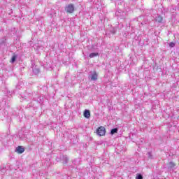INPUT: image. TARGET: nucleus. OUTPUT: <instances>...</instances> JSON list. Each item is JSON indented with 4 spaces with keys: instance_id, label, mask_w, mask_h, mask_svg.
Listing matches in <instances>:
<instances>
[{
    "instance_id": "f257e3e1",
    "label": "nucleus",
    "mask_w": 179,
    "mask_h": 179,
    "mask_svg": "<svg viewBox=\"0 0 179 179\" xmlns=\"http://www.w3.org/2000/svg\"><path fill=\"white\" fill-rule=\"evenodd\" d=\"M57 162H62L63 164H68V162H69V159L66 155H64L60 154L59 156L56 158Z\"/></svg>"
},
{
    "instance_id": "f03ea898",
    "label": "nucleus",
    "mask_w": 179,
    "mask_h": 179,
    "mask_svg": "<svg viewBox=\"0 0 179 179\" xmlns=\"http://www.w3.org/2000/svg\"><path fill=\"white\" fill-rule=\"evenodd\" d=\"M115 16L117 19H122L123 20H125V17H127V13L122 11L121 10H118L115 12Z\"/></svg>"
},
{
    "instance_id": "7ed1b4c3",
    "label": "nucleus",
    "mask_w": 179,
    "mask_h": 179,
    "mask_svg": "<svg viewBox=\"0 0 179 179\" xmlns=\"http://www.w3.org/2000/svg\"><path fill=\"white\" fill-rule=\"evenodd\" d=\"M96 134L98 136H104V135H106V127L103 126L98 127L96 129Z\"/></svg>"
},
{
    "instance_id": "20e7f679",
    "label": "nucleus",
    "mask_w": 179,
    "mask_h": 179,
    "mask_svg": "<svg viewBox=\"0 0 179 179\" xmlns=\"http://www.w3.org/2000/svg\"><path fill=\"white\" fill-rule=\"evenodd\" d=\"M174 167H176V163L171 161L169 163L166 164V169L168 171H174Z\"/></svg>"
},
{
    "instance_id": "39448f33",
    "label": "nucleus",
    "mask_w": 179,
    "mask_h": 179,
    "mask_svg": "<svg viewBox=\"0 0 179 179\" xmlns=\"http://www.w3.org/2000/svg\"><path fill=\"white\" fill-rule=\"evenodd\" d=\"M65 10L67 12V13H73L75 11V6H73V4H69L66 7Z\"/></svg>"
},
{
    "instance_id": "423d86ee",
    "label": "nucleus",
    "mask_w": 179,
    "mask_h": 179,
    "mask_svg": "<svg viewBox=\"0 0 179 179\" xmlns=\"http://www.w3.org/2000/svg\"><path fill=\"white\" fill-rule=\"evenodd\" d=\"M91 75L89 76V78L90 79V80H97V77L99 76L97 75V72L96 71H93V72H90Z\"/></svg>"
},
{
    "instance_id": "0eeeda50",
    "label": "nucleus",
    "mask_w": 179,
    "mask_h": 179,
    "mask_svg": "<svg viewBox=\"0 0 179 179\" xmlns=\"http://www.w3.org/2000/svg\"><path fill=\"white\" fill-rule=\"evenodd\" d=\"M117 33V29L114 27H110L109 30L106 31V36H110V34H115Z\"/></svg>"
},
{
    "instance_id": "6e6552de",
    "label": "nucleus",
    "mask_w": 179,
    "mask_h": 179,
    "mask_svg": "<svg viewBox=\"0 0 179 179\" xmlns=\"http://www.w3.org/2000/svg\"><path fill=\"white\" fill-rule=\"evenodd\" d=\"M15 152H17V153H19L20 155H22V153L24 152V147L19 145L16 148Z\"/></svg>"
},
{
    "instance_id": "1a4fd4ad",
    "label": "nucleus",
    "mask_w": 179,
    "mask_h": 179,
    "mask_svg": "<svg viewBox=\"0 0 179 179\" xmlns=\"http://www.w3.org/2000/svg\"><path fill=\"white\" fill-rule=\"evenodd\" d=\"M83 116L85 118H90V110L89 109H85L83 113Z\"/></svg>"
},
{
    "instance_id": "9d476101",
    "label": "nucleus",
    "mask_w": 179,
    "mask_h": 179,
    "mask_svg": "<svg viewBox=\"0 0 179 179\" xmlns=\"http://www.w3.org/2000/svg\"><path fill=\"white\" fill-rule=\"evenodd\" d=\"M33 100H34L35 101H37L38 103L41 104V103H43V96H39L38 98L36 96L33 97Z\"/></svg>"
},
{
    "instance_id": "9b49d317",
    "label": "nucleus",
    "mask_w": 179,
    "mask_h": 179,
    "mask_svg": "<svg viewBox=\"0 0 179 179\" xmlns=\"http://www.w3.org/2000/svg\"><path fill=\"white\" fill-rule=\"evenodd\" d=\"M33 73H34V75H38V73H40V69L37 67V66H35L34 68H33Z\"/></svg>"
},
{
    "instance_id": "f8f14e48",
    "label": "nucleus",
    "mask_w": 179,
    "mask_h": 179,
    "mask_svg": "<svg viewBox=\"0 0 179 179\" xmlns=\"http://www.w3.org/2000/svg\"><path fill=\"white\" fill-rule=\"evenodd\" d=\"M156 22L158 23H163V17L161 15H157L155 19Z\"/></svg>"
},
{
    "instance_id": "ddd939ff",
    "label": "nucleus",
    "mask_w": 179,
    "mask_h": 179,
    "mask_svg": "<svg viewBox=\"0 0 179 179\" xmlns=\"http://www.w3.org/2000/svg\"><path fill=\"white\" fill-rule=\"evenodd\" d=\"M17 58V55H13L11 57V60L10 62L11 64H15V62H16V59Z\"/></svg>"
},
{
    "instance_id": "4468645a",
    "label": "nucleus",
    "mask_w": 179,
    "mask_h": 179,
    "mask_svg": "<svg viewBox=\"0 0 179 179\" xmlns=\"http://www.w3.org/2000/svg\"><path fill=\"white\" fill-rule=\"evenodd\" d=\"M118 132V128H113L110 130V135H114V134H117Z\"/></svg>"
},
{
    "instance_id": "2eb2a0df",
    "label": "nucleus",
    "mask_w": 179,
    "mask_h": 179,
    "mask_svg": "<svg viewBox=\"0 0 179 179\" xmlns=\"http://www.w3.org/2000/svg\"><path fill=\"white\" fill-rule=\"evenodd\" d=\"M97 56H99V53L97 52H92L89 55L90 58H94V57H97Z\"/></svg>"
},
{
    "instance_id": "dca6fc26",
    "label": "nucleus",
    "mask_w": 179,
    "mask_h": 179,
    "mask_svg": "<svg viewBox=\"0 0 179 179\" xmlns=\"http://www.w3.org/2000/svg\"><path fill=\"white\" fill-rule=\"evenodd\" d=\"M71 142L74 144L76 143V142H78V137L73 136V138L71 139Z\"/></svg>"
},
{
    "instance_id": "f3484780",
    "label": "nucleus",
    "mask_w": 179,
    "mask_h": 179,
    "mask_svg": "<svg viewBox=\"0 0 179 179\" xmlns=\"http://www.w3.org/2000/svg\"><path fill=\"white\" fill-rule=\"evenodd\" d=\"M136 179H143V176L141 173H137Z\"/></svg>"
},
{
    "instance_id": "a211bd4d",
    "label": "nucleus",
    "mask_w": 179,
    "mask_h": 179,
    "mask_svg": "<svg viewBox=\"0 0 179 179\" xmlns=\"http://www.w3.org/2000/svg\"><path fill=\"white\" fill-rule=\"evenodd\" d=\"M39 96H40V93L39 92H34L33 97H36V99H38Z\"/></svg>"
},
{
    "instance_id": "6ab92c4d",
    "label": "nucleus",
    "mask_w": 179,
    "mask_h": 179,
    "mask_svg": "<svg viewBox=\"0 0 179 179\" xmlns=\"http://www.w3.org/2000/svg\"><path fill=\"white\" fill-rule=\"evenodd\" d=\"M147 155L149 159H153V155H152L151 152H148Z\"/></svg>"
},
{
    "instance_id": "aec40b11",
    "label": "nucleus",
    "mask_w": 179,
    "mask_h": 179,
    "mask_svg": "<svg viewBox=\"0 0 179 179\" xmlns=\"http://www.w3.org/2000/svg\"><path fill=\"white\" fill-rule=\"evenodd\" d=\"M169 47H171V48H173V47H176V43L173 42H171L169 43Z\"/></svg>"
},
{
    "instance_id": "412c9836",
    "label": "nucleus",
    "mask_w": 179,
    "mask_h": 179,
    "mask_svg": "<svg viewBox=\"0 0 179 179\" xmlns=\"http://www.w3.org/2000/svg\"><path fill=\"white\" fill-rule=\"evenodd\" d=\"M128 36V31H124L123 34V37H127Z\"/></svg>"
},
{
    "instance_id": "4be33fe9",
    "label": "nucleus",
    "mask_w": 179,
    "mask_h": 179,
    "mask_svg": "<svg viewBox=\"0 0 179 179\" xmlns=\"http://www.w3.org/2000/svg\"><path fill=\"white\" fill-rule=\"evenodd\" d=\"M34 92H30V93L28 94V96H29V97H31V96H34Z\"/></svg>"
},
{
    "instance_id": "5701e85b",
    "label": "nucleus",
    "mask_w": 179,
    "mask_h": 179,
    "mask_svg": "<svg viewBox=\"0 0 179 179\" xmlns=\"http://www.w3.org/2000/svg\"><path fill=\"white\" fill-rule=\"evenodd\" d=\"M120 27H121V28L124 27V24H120Z\"/></svg>"
},
{
    "instance_id": "b1692460",
    "label": "nucleus",
    "mask_w": 179,
    "mask_h": 179,
    "mask_svg": "<svg viewBox=\"0 0 179 179\" xmlns=\"http://www.w3.org/2000/svg\"><path fill=\"white\" fill-rule=\"evenodd\" d=\"M173 10H176V9H174V8H172V12H174Z\"/></svg>"
},
{
    "instance_id": "393cba45",
    "label": "nucleus",
    "mask_w": 179,
    "mask_h": 179,
    "mask_svg": "<svg viewBox=\"0 0 179 179\" xmlns=\"http://www.w3.org/2000/svg\"><path fill=\"white\" fill-rule=\"evenodd\" d=\"M5 1H8V0H5Z\"/></svg>"
}]
</instances>
